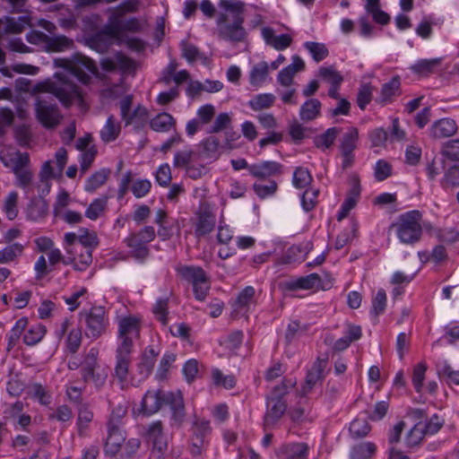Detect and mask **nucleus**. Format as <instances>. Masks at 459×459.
Wrapping results in <instances>:
<instances>
[{
  "instance_id": "nucleus-1",
  "label": "nucleus",
  "mask_w": 459,
  "mask_h": 459,
  "mask_svg": "<svg viewBox=\"0 0 459 459\" xmlns=\"http://www.w3.org/2000/svg\"><path fill=\"white\" fill-rule=\"evenodd\" d=\"M421 219V213L412 210L401 214L397 221L390 225L389 230H395L402 243L413 245L419 242L422 236Z\"/></svg>"
},
{
  "instance_id": "nucleus-2",
  "label": "nucleus",
  "mask_w": 459,
  "mask_h": 459,
  "mask_svg": "<svg viewBox=\"0 0 459 459\" xmlns=\"http://www.w3.org/2000/svg\"><path fill=\"white\" fill-rule=\"evenodd\" d=\"M290 380L283 379L273 388L274 395L267 398V411L264 416V428L276 424L287 410V402L284 395L288 394L289 385H293Z\"/></svg>"
},
{
  "instance_id": "nucleus-3",
  "label": "nucleus",
  "mask_w": 459,
  "mask_h": 459,
  "mask_svg": "<svg viewBox=\"0 0 459 459\" xmlns=\"http://www.w3.org/2000/svg\"><path fill=\"white\" fill-rule=\"evenodd\" d=\"M81 319L85 322L86 337L96 340L102 336L109 325L108 316L104 307H92L90 310L80 312Z\"/></svg>"
},
{
  "instance_id": "nucleus-4",
  "label": "nucleus",
  "mask_w": 459,
  "mask_h": 459,
  "mask_svg": "<svg viewBox=\"0 0 459 459\" xmlns=\"http://www.w3.org/2000/svg\"><path fill=\"white\" fill-rule=\"evenodd\" d=\"M97 348L90 349L81 364L80 372L84 383H92L96 388L100 389L105 385L108 373L104 369H100Z\"/></svg>"
},
{
  "instance_id": "nucleus-5",
  "label": "nucleus",
  "mask_w": 459,
  "mask_h": 459,
  "mask_svg": "<svg viewBox=\"0 0 459 459\" xmlns=\"http://www.w3.org/2000/svg\"><path fill=\"white\" fill-rule=\"evenodd\" d=\"M178 273L193 285L195 298L200 301L205 299L210 290L209 278L202 267L182 265L177 268Z\"/></svg>"
},
{
  "instance_id": "nucleus-6",
  "label": "nucleus",
  "mask_w": 459,
  "mask_h": 459,
  "mask_svg": "<svg viewBox=\"0 0 459 459\" xmlns=\"http://www.w3.org/2000/svg\"><path fill=\"white\" fill-rule=\"evenodd\" d=\"M141 320L135 316H124L118 321V349H134V339L140 337Z\"/></svg>"
},
{
  "instance_id": "nucleus-7",
  "label": "nucleus",
  "mask_w": 459,
  "mask_h": 459,
  "mask_svg": "<svg viewBox=\"0 0 459 459\" xmlns=\"http://www.w3.org/2000/svg\"><path fill=\"white\" fill-rule=\"evenodd\" d=\"M144 437L149 444H152V455L156 459H161L168 448L167 437L163 433L161 420H157L145 428Z\"/></svg>"
},
{
  "instance_id": "nucleus-8",
  "label": "nucleus",
  "mask_w": 459,
  "mask_h": 459,
  "mask_svg": "<svg viewBox=\"0 0 459 459\" xmlns=\"http://www.w3.org/2000/svg\"><path fill=\"white\" fill-rule=\"evenodd\" d=\"M49 91L53 93L65 108L70 107L75 100H78L80 102L83 101L79 87L69 81L52 83L49 87Z\"/></svg>"
},
{
  "instance_id": "nucleus-9",
  "label": "nucleus",
  "mask_w": 459,
  "mask_h": 459,
  "mask_svg": "<svg viewBox=\"0 0 459 459\" xmlns=\"http://www.w3.org/2000/svg\"><path fill=\"white\" fill-rule=\"evenodd\" d=\"M97 67L95 63L89 57L82 54L75 53L74 55V65L71 67L70 73L83 84L91 82L90 74H96Z\"/></svg>"
},
{
  "instance_id": "nucleus-10",
  "label": "nucleus",
  "mask_w": 459,
  "mask_h": 459,
  "mask_svg": "<svg viewBox=\"0 0 459 459\" xmlns=\"http://www.w3.org/2000/svg\"><path fill=\"white\" fill-rule=\"evenodd\" d=\"M37 119L46 128L56 126L61 118L58 108L44 100H38L35 103Z\"/></svg>"
},
{
  "instance_id": "nucleus-11",
  "label": "nucleus",
  "mask_w": 459,
  "mask_h": 459,
  "mask_svg": "<svg viewBox=\"0 0 459 459\" xmlns=\"http://www.w3.org/2000/svg\"><path fill=\"white\" fill-rule=\"evenodd\" d=\"M196 221L195 222V235L197 238L204 237L211 233L216 224V217L212 212L210 206L206 204H201L195 212Z\"/></svg>"
},
{
  "instance_id": "nucleus-12",
  "label": "nucleus",
  "mask_w": 459,
  "mask_h": 459,
  "mask_svg": "<svg viewBox=\"0 0 459 459\" xmlns=\"http://www.w3.org/2000/svg\"><path fill=\"white\" fill-rule=\"evenodd\" d=\"M164 405L169 407L171 425L180 428L186 416L182 393L168 392Z\"/></svg>"
},
{
  "instance_id": "nucleus-13",
  "label": "nucleus",
  "mask_w": 459,
  "mask_h": 459,
  "mask_svg": "<svg viewBox=\"0 0 459 459\" xmlns=\"http://www.w3.org/2000/svg\"><path fill=\"white\" fill-rule=\"evenodd\" d=\"M245 18L243 14L238 13L233 16V22L225 24L219 28V36L225 40L232 42L243 41L247 32L243 27Z\"/></svg>"
},
{
  "instance_id": "nucleus-14",
  "label": "nucleus",
  "mask_w": 459,
  "mask_h": 459,
  "mask_svg": "<svg viewBox=\"0 0 459 459\" xmlns=\"http://www.w3.org/2000/svg\"><path fill=\"white\" fill-rule=\"evenodd\" d=\"M167 393L162 390H148L143 395L139 411L144 416H151L158 412L165 403Z\"/></svg>"
},
{
  "instance_id": "nucleus-15",
  "label": "nucleus",
  "mask_w": 459,
  "mask_h": 459,
  "mask_svg": "<svg viewBox=\"0 0 459 459\" xmlns=\"http://www.w3.org/2000/svg\"><path fill=\"white\" fill-rule=\"evenodd\" d=\"M328 359H317L313 364L311 369L308 370L305 383L301 388V395L305 396L307 394L317 383V381H322L325 378L324 370L327 365Z\"/></svg>"
},
{
  "instance_id": "nucleus-16",
  "label": "nucleus",
  "mask_w": 459,
  "mask_h": 459,
  "mask_svg": "<svg viewBox=\"0 0 459 459\" xmlns=\"http://www.w3.org/2000/svg\"><path fill=\"white\" fill-rule=\"evenodd\" d=\"M159 351L153 346H147L138 358L136 370L142 379H146L152 372Z\"/></svg>"
},
{
  "instance_id": "nucleus-17",
  "label": "nucleus",
  "mask_w": 459,
  "mask_h": 459,
  "mask_svg": "<svg viewBox=\"0 0 459 459\" xmlns=\"http://www.w3.org/2000/svg\"><path fill=\"white\" fill-rule=\"evenodd\" d=\"M248 172L254 178L265 179L272 176H280L283 173V166L276 161H263L248 167Z\"/></svg>"
},
{
  "instance_id": "nucleus-18",
  "label": "nucleus",
  "mask_w": 459,
  "mask_h": 459,
  "mask_svg": "<svg viewBox=\"0 0 459 459\" xmlns=\"http://www.w3.org/2000/svg\"><path fill=\"white\" fill-rule=\"evenodd\" d=\"M121 427L107 425L108 437L105 442V451L111 456H115L117 454L126 440V435Z\"/></svg>"
},
{
  "instance_id": "nucleus-19",
  "label": "nucleus",
  "mask_w": 459,
  "mask_h": 459,
  "mask_svg": "<svg viewBox=\"0 0 459 459\" xmlns=\"http://www.w3.org/2000/svg\"><path fill=\"white\" fill-rule=\"evenodd\" d=\"M132 352V350L118 348L116 350L115 376L120 383H124L127 380Z\"/></svg>"
},
{
  "instance_id": "nucleus-20",
  "label": "nucleus",
  "mask_w": 459,
  "mask_h": 459,
  "mask_svg": "<svg viewBox=\"0 0 459 459\" xmlns=\"http://www.w3.org/2000/svg\"><path fill=\"white\" fill-rule=\"evenodd\" d=\"M48 212V203L41 196L32 197L26 208L28 220L39 221L44 219Z\"/></svg>"
},
{
  "instance_id": "nucleus-21",
  "label": "nucleus",
  "mask_w": 459,
  "mask_h": 459,
  "mask_svg": "<svg viewBox=\"0 0 459 459\" xmlns=\"http://www.w3.org/2000/svg\"><path fill=\"white\" fill-rule=\"evenodd\" d=\"M28 26H31V19L29 15L19 16L17 19L6 16L4 18V27L3 30H0V39L4 34L22 33Z\"/></svg>"
},
{
  "instance_id": "nucleus-22",
  "label": "nucleus",
  "mask_w": 459,
  "mask_h": 459,
  "mask_svg": "<svg viewBox=\"0 0 459 459\" xmlns=\"http://www.w3.org/2000/svg\"><path fill=\"white\" fill-rule=\"evenodd\" d=\"M457 129V125L454 119L442 118L431 126L430 134L434 138L442 139L454 135Z\"/></svg>"
},
{
  "instance_id": "nucleus-23",
  "label": "nucleus",
  "mask_w": 459,
  "mask_h": 459,
  "mask_svg": "<svg viewBox=\"0 0 459 459\" xmlns=\"http://www.w3.org/2000/svg\"><path fill=\"white\" fill-rule=\"evenodd\" d=\"M308 446L305 443H291L280 447L278 456L281 459H307Z\"/></svg>"
},
{
  "instance_id": "nucleus-24",
  "label": "nucleus",
  "mask_w": 459,
  "mask_h": 459,
  "mask_svg": "<svg viewBox=\"0 0 459 459\" xmlns=\"http://www.w3.org/2000/svg\"><path fill=\"white\" fill-rule=\"evenodd\" d=\"M321 281V277L317 273H310L307 276L299 277L297 280L285 282V289L290 291L297 290H311L315 287H319Z\"/></svg>"
},
{
  "instance_id": "nucleus-25",
  "label": "nucleus",
  "mask_w": 459,
  "mask_h": 459,
  "mask_svg": "<svg viewBox=\"0 0 459 459\" xmlns=\"http://www.w3.org/2000/svg\"><path fill=\"white\" fill-rule=\"evenodd\" d=\"M74 47V40L65 35L48 36L44 47L47 52H63Z\"/></svg>"
},
{
  "instance_id": "nucleus-26",
  "label": "nucleus",
  "mask_w": 459,
  "mask_h": 459,
  "mask_svg": "<svg viewBox=\"0 0 459 459\" xmlns=\"http://www.w3.org/2000/svg\"><path fill=\"white\" fill-rule=\"evenodd\" d=\"M443 58L420 59L411 65V71L420 76H429L434 74L441 65Z\"/></svg>"
},
{
  "instance_id": "nucleus-27",
  "label": "nucleus",
  "mask_w": 459,
  "mask_h": 459,
  "mask_svg": "<svg viewBox=\"0 0 459 459\" xmlns=\"http://www.w3.org/2000/svg\"><path fill=\"white\" fill-rule=\"evenodd\" d=\"M126 246L131 248V255L139 262L145 261L149 255L150 250L146 245L137 240L135 236H128L125 239Z\"/></svg>"
},
{
  "instance_id": "nucleus-28",
  "label": "nucleus",
  "mask_w": 459,
  "mask_h": 459,
  "mask_svg": "<svg viewBox=\"0 0 459 459\" xmlns=\"http://www.w3.org/2000/svg\"><path fill=\"white\" fill-rule=\"evenodd\" d=\"M120 131V123L116 120L113 115H110L100 131V138L104 143H111L118 137Z\"/></svg>"
},
{
  "instance_id": "nucleus-29",
  "label": "nucleus",
  "mask_w": 459,
  "mask_h": 459,
  "mask_svg": "<svg viewBox=\"0 0 459 459\" xmlns=\"http://www.w3.org/2000/svg\"><path fill=\"white\" fill-rule=\"evenodd\" d=\"M321 102L317 99H309L301 106L299 116L303 121H311L320 115Z\"/></svg>"
},
{
  "instance_id": "nucleus-30",
  "label": "nucleus",
  "mask_w": 459,
  "mask_h": 459,
  "mask_svg": "<svg viewBox=\"0 0 459 459\" xmlns=\"http://www.w3.org/2000/svg\"><path fill=\"white\" fill-rule=\"evenodd\" d=\"M426 434L422 429V422L416 423L406 434L404 443L407 448L413 449L419 447Z\"/></svg>"
},
{
  "instance_id": "nucleus-31",
  "label": "nucleus",
  "mask_w": 459,
  "mask_h": 459,
  "mask_svg": "<svg viewBox=\"0 0 459 459\" xmlns=\"http://www.w3.org/2000/svg\"><path fill=\"white\" fill-rule=\"evenodd\" d=\"M110 173V169H101L93 173L86 181L85 190L89 193L94 192L107 182Z\"/></svg>"
},
{
  "instance_id": "nucleus-32",
  "label": "nucleus",
  "mask_w": 459,
  "mask_h": 459,
  "mask_svg": "<svg viewBox=\"0 0 459 459\" xmlns=\"http://www.w3.org/2000/svg\"><path fill=\"white\" fill-rule=\"evenodd\" d=\"M377 446L372 442H363L354 446L351 450V459H370L376 453Z\"/></svg>"
},
{
  "instance_id": "nucleus-33",
  "label": "nucleus",
  "mask_w": 459,
  "mask_h": 459,
  "mask_svg": "<svg viewBox=\"0 0 459 459\" xmlns=\"http://www.w3.org/2000/svg\"><path fill=\"white\" fill-rule=\"evenodd\" d=\"M175 125L173 117L169 113H160L150 121V126L157 132H168Z\"/></svg>"
},
{
  "instance_id": "nucleus-34",
  "label": "nucleus",
  "mask_w": 459,
  "mask_h": 459,
  "mask_svg": "<svg viewBox=\"0 0 459 459\" xmlns=\"http://www.w3.org/2000/svg\"><path fill=\"white\" fill-rule=\"evenodd\" d=\"M340 132L341 128L338 127L328 128L325 133L314 138L315 146L319 149L330 148Z\"/></svg>"
},
{
  "instance_id": "nucleus-35",
  "label": "nucleus",
  "mask_w": 459,
  "mask_h": 459,
  "mask_svg": "<svg viewBox=\"0 0 459 459\" xmlns=\"http://www.w3.org/2000/svg\"><path fill=\"white\" fill-rule=\"evenodd\" d=\"M269 74V67L266 62H260L254 65L250 71L249 82L253 86H260L265 81Z\"/></svg>"
},
{
  "instance_id": "nucleus-36",
  "label": "nucleus",
  "mask_w": 459,
  "mask_h": 459,
  "mask_svg": "<svg viewBox=\"0 0 459 459\" xmlns=\"http://www.w3.org/2000/svg\"><path fill=\"white\" fill-rule=\"evenodd\" d=\"M359 131L356 127H350L342 135L340 144L342 152H353L357 147Z\"/></svg>"
},
{
  "instance_id": "nucleus-37",
  "label": "nucleus",
  "mask_w": 459,
  "mask_h": 459,
  "mask_svg": "<svg viewBox=\"0 0 459 459\" xmlns=\"http://www.w3.org/2000/svg\"><path fill=\"white\" fill-rule=\"evenodd\" d=\"M47 332L46 327L38 324L31 326L23 335V342L26 345L32 346L41 341Z\"/></svg>"
},
{
  "instance_id": "nucleus-38",
  "label": "nucleus",
  "mask_w": 459,
  "mask_h": 459,
  "mask_svg": "<svg viewBox=\"0 0 459 459\" xmlns=\"http://www.w3.org/2000/svg\"><path fill=\"white\" fill-rule=\"evenodd\" d=\"M275 101V96L271 93H263L256 95L254 99L249 100V107L255 110L258 111L264 108H271Z\"/></svg>"
},
{
  "instance_id": "nucleus-39",
  "label": "nucleus",
  "mask_w": 459,
  "mask_h": 459,
  "mask_svg": "<svg viewBox=\"0 0 459 459\" xmlns=\"http://www.w3.org/2000/svg\"><path fill=\"white\" fill-rule=\"evenodd\" d=\"M313 178L309 170L303 167H297L293 173L292 183L296 188L302 189L310 185Z\"/></svg>"
},
{
  "instance_id": "nucleus-40",
  "label": "nucleus",
  "mask_w": 459,
  "mask_h": 459,
  "mask_svg": "<svg viewBox=\"0 0 459 459\" xmlns=\"http://www.w3.org/2000/svg\"><path fill=\"white\" fill-rule=\"evenodd\" d=\"M304 47L316 63L323 61L329 55L328 48L323 43L307 41L304 44Z\"/></svg>"
},
{
  "instance_id": "nucleus-41",
  "label": "nucleus",
  "mask_w": 459,
  "mask_h": 459,
  "mask_svg": "<svg viewBox=\"0 0 459 459\" xmlns=\"http://www.w3.org/2000/svg\"><path fill=\"white\" fill-rule=\"evenodd\" d=\"M28 325V318L22 317L16 321L14 326L11 329L10 334L8 336V343L7 350L10 351L13 349L17 343L18 340L21 337V334L25 330Z\"/></svg>"
},
{
  "instance_id": "nucleus-42",
  "label": "nucleus",
  "mask_w": 459,
  "mask_h": 459,
  "mask_svg": "<svg viewBox=\"0 0 459 459\" xmlns=\"http://www.w3.org/2000/svg\"><path fill=\"white\" fill-rule=\"evenodd\" d=\"M18 193L12 191L4 200L3 210L10 221H13L18 215Z\"/></svg>"
},
{
  "instance_id": "nucleus-43",
  "label": "nucleus",
  "mask_w": 459,
  "mask_h": 459,
  "mask_svg": "<svg viewBox=\"0 0 459 459\" xmlns=\"http://www.w3.org/2000/svg\"><path fill=\"white\" fill-rule=\"evenodd\" d=\"M80 232L78 242L82 247L93 250L99 245V239L94 231H89L85 228H81Z\"/></svg>"
},
{
  "instance_id": "nucleus-44",
  "label": "nucleus",
  "mask_w": 459,
  "mask_h": 459,
  "mask_svg": "<svg viewBox=\"0 0 459 459\" xmlns=\"http://www.w3.org/2000/svg\"><path fill=\"white\" fill-rule=\"evenodd\" d=\"M23 246L20 243H13L0 250V263L6 264L13 261L23 251Z\"/></svg>"
},
{
  "instance_id": "nucleus-45",
  "label": "nucleus",
  "mask_w": 459,
  "mask_h": 459,
  "mask_svg": "<svg viewBox=\"0 0 459 459\" xmlns=\"http://www.w3.org/2000/svg\"><path fill=\"white\" fill-rule=\"evenodd\" d=\"M318 74L324 81L330 82L331 85L342 84L343 82L342 75L336 71L333 65L320 67Z\"/></svg>"
},
{
  "instance_id": "nucleus-46",
  "label": "nucleus",
  "mask_w": 459,
  "mask_h": 459,
  "mask_svg": "<svg viewBox=\"0 0 459 459\" xmlns=\"http://www.w3.org/2000/svg\"><path fill=\"white\" fill-rule=\"evenodd\" d=\"M192 429L194 438L196 440H202L204 442L205 437L211 434L212 432L210 421L204 419H196L193 422Z\"/></svg>"
},
{
  "instance_id": "nucleus-47",
  "label": "nucleus",
  "mask_w": 459,
  "mask_h": 459,
  "mask_svg": "<svg viewBox=\"0 0 459 459\" xmlns=\"http://www.w3.org/2000/svg\"><path fill=\"white\" fill-rule=\"evenodd\" d=\"M152 312L155 318L162 324L167 325L169 322V299H159L153 306Z\"/></svg>"
},
{
  "instance_id": "nucleus-48",
  "label": "nucleus",
  "mask_w": 459,
  "mask_h": 459,
  "mask_svg": "<svg viewBox=\"0 0 459 459\" xmlns=\"http://www.w3.org/2000/svg\"><path fill=\"white\" fill-rule=\"evenodd\" d=\"M119 13L115 9L113 13L108 17V25L105 27L108 36L115 38L123 31V24Z\"/></svg>"
},
{
  "instance_id": "nucleus-49",
  "label": "nucleus",
  "mask_w": 459,
  "mask_h": 459,
  "mask_svg": "<svg viewBox=\"0 0 459 459\" xmlns=\"http://www.w3.org/2000/svg\"><path fill=\"white\" fill-rule=\"evenodd\" d=\"M182 56L187 60L188 63L192 64L197 59L204 58L203 54L200 52L198 48L192 43H188L186 40L180 43ZM206 59V57H204Z\"/></svg>"
},
{
  "instance_id": "nucleus-50",
  "label": "nucleus",
  "mask_w": 459,
  "mask_h": 459,
  "mask_svg": "<svg viewBox=\"0 0 459 459\" xmlns=\"http://www.w3.org/2000/svg\"><path fill=\"white\" fill-rule=\"evenodd\" d=\"M371 429L370 425L366 420L356 419L350 425V433L354 438H362L366 437Z\"/></svg>"
},
{
  "instance_id": "nucleus-51",
  "label": "nucleus",
  "mask_w": 459,
  "mask_h": 459,
  "mask_svg": "<svg viewBox=\"0 0 459 459\" xmlns=\"http://www.w3.org/2000/svg\"><path fill=\"white\" fill-rule=\"evenodd\" d=\"M401 82L398 76H394L388 82L384 83L381 88V101H387L394 96L398 91Z\"/></svg>"
},
{
  "instance_id": "nucleus-52",
  "label": "nucleus",
  "mask_w": 459,
  "mask_h": 459,
  "mask_svg": "<svg viewBox=\"0 0 459 459\" xmlns=\"http://www.w3.org/2000/svg\"><path fill=\"white\" fill-rule=\"evenodd\" d=\"M427 368L425 362H420L413 368L411 382L417 393L421 392Z\"/></svg>"
},
{
  "instance_id": "nucleus-53",
  "label": "nucleus",
  "mask_w": 459,
  "mask_h": 459,
  "mask_svg": "<svg viewBox=\"0 0 459 459\" xmlns=\"http://www.w3.org/2000/svg\"><path fill=\"white\" fill-rule=\"evenodd\" d=\"M93 419V412L87 407L82 406L80 408L77 418L78 434L83 436L88 429L89 423Z\"/></svg>"
},
{
  "instance_id": "nucleus-54",
  "label": "nucleus",
  "mask_w": 459,
  "mask_h": 459,
  "mask_svg": "<svg viewBox=\"0 0 459 459\" xmlns=\"http://www.w3.org/2000/svg\"><path fill=\"white\" fill-rule=\"evenodd\" d=\"M255 293V288L252 286H247L243 289L236 299L237 309L247 308L254 300Z\"/></svg>"
},
{
  "instance_id": "nucleus-55",
  "label": "nucleus",
  "mask_w": 459,
  "mask_h": 459,
  "mask_svg": "<svg viewBox=\"0 0 459 459\" xmlns=\"http://www.w3.org/2000/svg\"><path fill=\"white\" fill-rule=\"evenodd\" d=\"M107 206V198L95 199L86 209L85 216L92 221L97 220Z\"/></svg>"
},
{
  "instance_id": "nucleus-56",
  "label": "nucleus",
  "mask_w": 459,
  "mask_h": 459,
  "mask_svg": "<svg viewBox=\"0 0 459 459\" xmlns=\"http://www.w3.org/2000/svg\"><path fill=\"white\" fill-rule=\"evenodd\" d=\"M386 307V293L385 290L380 289L372 300L371 314L377 317L380 314L384 313Z\"/></svg>"
},
{
  "instance_id": "nucleus-57",
  "label": "nucleus",
  "mask_w": 459,
  "mask_h": 459,
  "mask_svg": "<svg viewBox=\"0 0 459 459\" xmlns=\"http://www.w3.org/2000/svg\"><path fill=\"white\" fill-rule=\"evenodd\" d=\"M115 58L117 61V69L120 70L122 73H130L135 70V62L124 53L117 52Z\"/></svg>"
},
{
  "instance_id": "nucleus-58",
  "label": "nucleus",
  "mask_w": 459,
  "mask_h": 459,
  "mask_svg": "<svg viewBox=\"0 0 459 459\" xmlns=\"http://www.w3.org/2000/svg\"><path fill=\"white\" fill-rule=\"evenodd\" d=\"M82 343V331L80 328L72 329L66 339V347L71 353H76Z\"/></svg>"
},
{
  "instance_id": "nucleus-59",
  "label": "nucleus",
  "mask_w": 459,
  "mask_h": 459,
  "mask_svg": "<svg viewBox=\"0 0 459 459\" xmlns=\"http://www.w3.org/2000/svg\"><path fill=\"white\" fill-rule=\"evenodd\" d=\"M30 391L34 398L41 404L48 405L51 403V395L46 388L39 383H34L30 385Z\"/></svg>"
},
{
  "instance_id": "nucleus-60",
  "label": "nucleus",
  "mask_w": 459,
  "mask_h": 459,
  "mask_svg": "<svg viewBox=\"0 0 459 459\" xmlns=\"http://www.w3.org/2000/svg\"><path fill=\"white\" fill-rule=\"evenodd\" d=\"M319 190L317 189H307L301 197L302 207L306 212L313 210L317 204V196Z\"/></svg>"
},
{
  "instance_id": "nucleus-61",
  "label": "nucleus",
  "mask_w": 459,
  "mask_h": 459,
  "mask_svg": "<svg viewBox=\"0 0 459 459\" xmlns=\"http://www.w3.org/2000/svg\"><path fill=\"white\" fill-rule=\"evenodd\" d=\"M231 124V118L228 113H220L213 123V125L207 130L208 134L219 133L227 129Z\"/></svg>"
},
{
  "instance_id": "nucleus-62",
  "label": "nucleus",
  "mask_w": 459,
  "mask_h": 459,
  "mask_svg": "<svg viewBox=\"0 0 459 459\" xmlns=\"http://www.w3.org/2000/svg\"><path fill=\"white\" fill-rule=\"evenodd\" d=\"M107 36H108V34H107L105 29H104V31L96 33L90 39V40H89L90 46L91 48L97 49L99 52H103L109 46V41L107 39Z\"/></svg>"
},
{
  "instance_id": "nucleus-63",
  "label": "nucleus",
  "mask_w": 459,
  "mask_h": 459,
  "mask_svg": "<svg viewBox=\"0 0 459 459\" xmlns=\"http://www.w3.org/2000/svg\"><path fill=\"white\" fill-rule=\"evenodd\" d=\"M152 183L148 179H137L131 186V191L136 198L145 196L151 190Z\"/></svg>"
},
{
  "instance_id": "nucleus-64",
  "label": "nucleus",
  "mask_w": 459,
  "mask_h": 459,
  "mask_svg": "<svg viewBox=\"0 0 459 459\" xmlns=\"http://www.w3.org/2000/svg\"><path fill=\"white\" fill-rule=\"evenodd\" d=\"M441 153L451 160L459 161V140L446 143Z\"/></svg>"
}]
</instances>
